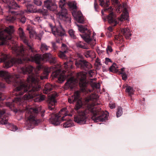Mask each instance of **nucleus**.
<instances>
[{"label":"nucleus","mask_w":156,"mask_h":156,"mask_svg":"<svg viewBox=\"0 0 156 156\" xmlns=\"http://www.w3.org/2000/svg\"><path fill=\"white\" fill-rule=\"evenodd\" d=\"M56 66L55 65L50 67H46L44 69V73L45 76H40L37 73L34 74L33 71L35 69L30 66L18 68L19 72L23 74L28 75L27 83L20 78V76L15 75L12 76L6 71L0 70V77L3 78L5 81L9 84H12L16 87L14 89L12 95H15L14 99H12V102L6 103V105L12 108L15 107L16 104L20 106L25 108L24 110L26 111L25 117L27 119L28 126H30V128L32 129L34 125H37L41 122V120L36 118L40 114L41 116H44L45 110L41 111V107L38 108H28L27 106V101L38 96L35 99V101L41 102L44 99V95H39V91L41 87L39 84L40 79L43 80L46 79L47 76L50 72L52 71L53 75L55 77H58L59 82L62 83L68 77L65 70H62L59 69L56 70L55 69Z\"/></svg>","instance_id":"obj_1"},{"label":"nucleus","mask_w":156,"mask_h":156,"mask_svg":"<svg viewBox=\"0 0 156 156\" xmlns=\"http://www.w3.org/2000/svg\"><path fill=\"white\" fill-rule=\"evenodd\" d=\"M18 33L20 39L27 46V48H25L23 46L18 47L16 44H14L12 48L18 58H13L7 61L6 60L9 59V56L3 53H0V62H4L5 67L8 68L14 64H21L24 63L23 62L28 61L34 62L39 64L41 61H48L51 58L52 55L50 53H45L43 55L36 54V51L34 49L32 44L28 42V38L21 27L19 29Z\"/></svg>","instance_id":"obj_2"},{"label":"nucleus","mask_w":156,"mask_h":156,"mask_svg":"<svg viewBox=\"0 0 156 156\" xmlns=\"http://www.w3.org/2000/svg\"><path fill=\"white\" fill-rule=\"evenodd\" d=\"M99 97L95 94H93L85 98L83 103L82 99L80 97L78 91H76L74 94L69 97L68 101L70 104H73L76 102L74 109L77 111L81 108L83 105L86 108L85 111H81L74 117V121L78 124H83L85 123L87 118V113L90 112L92 115L91 119L95 122H104L107 119L108 113L101 111V108L95 106L100 104L98 100Z\"/></svg>","instance_id":"obj_3"},{"label":"nucleus","mask_w":156,"mask_h":156,"mask_svg":"<svg viewBox=\"0 0 156 156\" xmlns=\"http://www.w3.org/2000/svg\"><path fill=\"white\" fill-rule=\"evenodd\" d=\"M94 70H89L87 72H80L76 75V78L73 77L70 78L65 83L64 88L67 90L72 89L76 84L79 81V84L80 87V91L85 94L92 92L91 90L89 89L87 87V82L86 80V75L89 77H92L94 74Z\"/></svg>","instance_id":"obj_4"},{"label":"nucleus","mask_w":156,"mask_h":156,"mask_svg":"<svg viewBox=\"0 0 156 156\" xmlns=\"http://www.w3.org/2000/svg\"><path fill=\"white\" fill-rule=\"evenodd\" d=\"M68 111L66 108L62 109L58 114H52L50 119L51 123L54 125L57 126L60 124L61 121L60 117L62 116V121L67 120L63 123V126L65 128L71 127L74 126L72 120L68 118V117L72 116L71 114H68Z\"/></svg>","instance_id":"obj_5"},{"label":"nucleus","mask_w":156,"mask_h":156,"mask_svg":"<svg viewBox=\"0 0 156 156\" xmlns=\"http://www.w3.org/2000/svg\"><path fill=\"white\" fill-rule=\"evenodd\" d=\"M99 1L100 5L104 8V11H105L111 12L109 15L105 19V20H107L108 23L113 26H115L118 23V20L115 19L113 12H112L113 9L111 6L107 8L109 6V1L106 0H99Z\"/></svg>","instance_id":"obj_6"},{"label":"nucleus","mask_w":156,"mask_h":156,"mask_svg":"<svg viewBox=\"0 0 156 156\" xmlns=\"http://www.w3.org/2000/svg\"><path fill=\"white\" fill-rule=\"evenodd\" d=\"M14 31L13 27L12 26H9L3 30L0 28V45L6 44L7 40L11 39L12 34Z\"/></svg>","instance_id":"obj_7"},{"label":"nucleus","mask_w":156,"mask_h":156,"mask_svg":"<svg viewBox=\"0 0 156 156\" xmlns=\"http://www.w3.org/2000/svg\"><path fill=\"white\" fill-rule=\"evenodd\" d=\"M112 4L117 5L116 10L117 12L120 13L122 11L123 13L120 17L118 18V20L123 21L124 20H128L129 14L126 8V5L125 3H123L122 5H119V0H111Z\"/></svg>","instance_id":"obj_8"},{"label":"nucleus","mask_w":156,"mask_h":156,"mask_svg":"<svg viewBox=\"0 0 156 156\" xmlns=\"http://www.w3.org/2000/svg\"><path fill=\"white\" fill-rule=\"evenodd\" d=\"M65 0H60L59 2V7L61 8V11L58 13V17L61 20L65 22L69 25L71 22L70 16L67 13V9L65 8Z\"/></svg>","instance_id":"obj_9"},{"label":"nucleus","mask_w":156,"mask_h":156,"mask_svg":"<svg viewBox=\"0 0 156 156\" xmlns=\"http://www.w3.org/2000/svg\"><path fill=\"white\" fill-rule=\"evenodd\" d=\"M59 27H57L53 26L52 24L50 23H48V25L51 28L53 34L56 38V41L58 43H60L62 42V37L65 34V31L59 23Z\"/></svg>","instance_id":"obj_10"},{"label":"nucleus","mask_w":156,"mask_h":156,"mask_svg":"<svg viewBox=\"0 0 156 156\" xmlns=\"http://www.w3.org/2000/svg\"><path fill=\"white\" fill-rule=\"evenodd\" d=\"M77 26L80 32L83 33L82 34H80V36L86 42L88 43L94 39V36L95 34L94 33L91 36V32L90 30H87V26H83L82 25Z\"/></svg>","instance_id":"obj_11"},{"label":"nucleus","mask_w":156,"mask_h":156,"mask_svg":"<svg viewBox=\"0 0 156 156\" xmlns=\"http://www.w3.org/2000/svg\"><path fill=\"white\" fill-rule=\"evenodd\" d=\"M70 7L73 9L76 10L77 6L76 4L73 3L70 6ZM72 14L75 19L79 23H82L84 21V18L81 12L80 11H73Z\"/></svg>","instance_id":"obj_12"},{"label":"nucleus","mask_w":156,"mask_h":156,"mask_svg":"<svg viewBox=\"0 0 156 156\" xmlns=\"http://www.w3.org/2000/svg\"><path fill=\"white\" fill-rule=\"evenodd\" d=\"M57 97V94L55 92H52L48 96L47 102L48 103V108L51 111L54 110L55 103L57 101L55 98Z\"/></svg>","instance_id":"obj_13"},{"label":"nucleus","mask_w":156,"mask_h":156,"mask_svg":"<svg viewBox=\"0 0 156 156\" xmlns=\"http://www.w3.org/2000/svg\"><path fill=\"white\" fill-rule=\"evenodd\" d=\"M75 65L77 67L84 70H86V68L90 69L92 68V66L90 63L83 60L76 61Z\"/></svg>","instance_id":"obj_14"},{"label":"nucleus","mask_w":156,"mask_h":156,"mask_svg":"<svg viewBox=\"0 0 156 156\" xmlns=\"http://www.w3.org/2000/svg\"><path fill=\"white\" fill-rule=\"evenodd\" d=\"M45 7L48 10L51 11H55L57 8V5L51 1L47 0L44 1Z\"/></svg>","instance_id":"obj_15"},{"label":"nucleus","mask_w":156,"mask_h":156,"mask_svg":"<svg viewBox=\"0 0 156 156\" xmlns=\"http://www.w3.org/2000/svg\"><path fill=\"white\" fill-rule=\"evenodd\" d=\"M24 12V11H20L18 12L17 16V18L18 19V21L23 23H25L26 21V17L23 15Z\"/></svg>","instance_id":"obj_16"},{"label":"nucleus","mask_w":156,"mask_h":156,"mask_svg":"<svg viewBox=\"0 0 156 156\" xmlns=\"http://www.w3.org/2000/svg\"><path fill=\"white\" fill-rule=\"evenodd\" d=\"M54 88V85L49 83L46 84L43 90V93L46 94H48Z\"/></svg>","instance_id":"obj_17"},{"label":"nucleus","mask_w":156,"mask_h":156,"mask_svg":"<svg viewBox=\"0 0 156 156\" xmlns=\"http://www.w3.org/2000/svg\"><path fill=\"white\" fill-rule=\"evenodd\" d=\"M121 32L125 36L126 39H129L131 35L130 30L127 27L125 28H122L121 29Z\"/></svg>","instance_id":"obj_18"},{"label":"nucleus","mask_w":156,"mask_h":156,"mask_svg":"<svg viewBox=\"0 0 156 156\" xmlns=\"http://www.w3.org/2000/svg\"><path fill=\"white\" fill-rule=\"evenodd\" d=\"M76 47L78 48L86 49H89V47L87 45V44L82 41H78L76 43Z\"/></svg>","instance_id":"obj_19"},{"label":"nucleus","mask_w":156,"mask_h":156,"mask_svg":"<svg viewBox=\"0 0 156 156\" xmlns=\"http://www.w3.org/2000/svg\"><path fill=\"white\" fill-rule=\"evenodd\" d=\"M27 10L29 12H34L36 10V7L33 4H29L27 5Z\"/></svg>","instance_id":"obj_20"},{"label":"nucleus","mask_w":156,"mask_h":156,"mask_svg":"<svg viewBox=\"0 0 156 156\" xmlns=\"http://www.w3.org/2000/svg\"><path fill=\"white\" fill-rule=\"evenodd\" d=\"M109 70L112 72L117 73L118 71L117 66L115 63H113L109 68Z\"/></svg>","instance_id":"obj_21"},{"label":"nucleus","mask_w":156,"mask_h":156,"mask_svg":"<svg viewBox=\"0 0 156 156\" xmlns=\"http://www.w3.org/2000/svg\"><path fill=\"white\" fill-rule=\"evenodd\" d=\"M125 91L126 92L128 93L129 96H131L133 94L134 90L132 87L128 86L126 87Z\"/></svg>","instance_id":"obj_22"},{"label":"nucleus","mask_w":156,"mask_h":156,"mask_svg":"<svg viewBox=\"0 0 156 156\" xmlns=\"http://www.w3.org/2000/svg\"><path fill=\"white\" fill-rule=\"evenodd\" d=\"M84 54L86 57L89 58L93 56L94 53L92 50H86L84 51Z\"/></svg>","instance_id":"obj_23"},{"label":"nucleus","mask_w":156,"mask_h":156,"mask_svg":"<svg viewBox=\"0 0 156 156\" xmlns=\"http://www.w3.org/2000/svg\"><path fill=\"white\" fill-rule=\"evenodd\" d=\"M49 48V46H48L46 44L42 43H41L40 49L42 52H44L48 51Z\"/></svg>","instance_id":"obj_24"},{"label":"nucleus","mask_w":156,"mask_h":156,"mask_svg":"<svg viewBox=\"0 0 156 156\" xmlns=\"http://www.w3.org/2000/svg\"><path fill=\"white\" fill-rule=\"evenodd\" d=\"M19 7L17 4L14 2H10L9 5V8L10 9H16L17 8H19Z\"/></svg>","instance_id":"obj_25"},{"label":"nucleus","mask_w":156,"mask_h":156,"mask_svg":"<svg viewBox=\"0 0 156 156\" xmlns=\"http://www.w3.org/2000/svg\"><path fill=\"white\" fill-rule=\"evenodd\" d=\"M64 67L66 69L68 68H71L72 66V62L70 60H69V61H67L65 62L64 63Z\"/></svg>","instance_id":"obj_26"},{"label":"nucleus","mask_w":156,"mask_h":156,"mask_svg":"<svg viewBox=\"0 0 156 156\" xmlns=\"http://www.w3.org/2000/svg\"><path fill=\"white\" fill-rule=\"evenodd\" d=\"M67 53H65L60 51L58 53V56L60 58L62 59H66L67 58L66 54Z\"/></svg>","instance_id":"obj_27"},{"label":"nucleus","mask_w":156,"mask_h":156,"mask_svg":"<svg viewBox=\"0 0 156 156\" xmlns=\"http://www.w3.org/2000/svg\"><path fill=\"white\" fill-rule=\"evenodd\" d=\"M61 50L60 51L65 53H68L69 51L68 48L67 46L64 44H62L61 46Z\"/></svg>","instance_id":"obj_28"},{"label":"nucleus","mask_w":156,"mask_h":156,"mask_svg":"<svg viewBox=\"0 0 156 156\" xmlns=\"http://www.w3.org/2000/svg\"><path fill=\"white\" fill-rule=\"evenodd\" d=\"M69 34L72 38L73 39H75L76 38L75 32L73 29H70L69 30Z\"/></svg>","instance_id":"obj_29"},{"label":"nucleus","mask_w":156,"mask_h":156,"mask_svg":"<svg viewBox=\"0 0 156 156\" xmlns=\"http://www.w3.org/2000/svg\"><path fill=\"white\" fill-rule=\"evenodd\" d=\"M16 17L13 16H8L6 18V20L12 23L16 20Z\"/></svg>","instance_id":"obj_30"},{"label":"nucleus","mask_w":156,"mask_h":156,"mask_svg":"<svg viewBox=\"0 0 156 156\" xmlns=\"http://www.w3.org/2000/svg\"><path fill=\"white\" fill-rule=\"evenodd\" d=\"M115 40L120 42L123 41V37L120 34L115 35Z\"/></svg>","instance_id":"obj_31"},{"label":"nucleus","mask_w":156,"mask_h":156,"mask_svg":"<svg viewBox=\"0 0 156 156\" xmlns=\"http://www.w3.org/2000/svg\"><path fill=\"white\" fill-rule=\"evenodd\" d=\"M48 61L49 62L50 64H54L56 63L57 60L56 58L53 57L52 55L51 58Z\"/></svg>","instance_id":"obj_32"},{"label":"nucleus","mask_w":156,"mask_h":156,"mask_svg":"<svg viewBox=\"0 0 156 156\" xmlns=\"http://www.w3.org/2000/svg\"><path fill=\"white\" fill-rule=\"evenodd\" d=\"M122 113V109L121 107H119L118 108V111L116 113L117 117L120 116Z\"/></svg>","instance_id":"obj_33"},{"label":"nucleus","mask_w":156,"mask_h":156,"mask_svg":"<svg viewBox=\"0 0 156 156\" xmlns=\"http://www.w3.org/2000/svg\"><path fill=\"white\" fill-rule=\"evenodd\" d=\"M8 122V118L4 117L2 118L0 121V124H6Z\"/></svg>","instance_id":"obj_34"},{"label":"nucleus","mask_w":156,"mask_h":156,"mask_svg":"<svg viewBox=\"0 0 156 156\" xmlns=\"http://www.w3.org/2000/svg\"><path fill=\"white\" fill-rule=\"evenodd\" d=\"M91 86L93 88L99 89L100 88V85L99 83L94 82L92 84Z\"/></svg>","instance_id":"obj_35"},{"label":"nucleus","mask_w":156,"mask_h":156,"mask_svg":"<svg viewBox=\"0 0 156 156\" xmlns=\"http://www.w3.org/2000/svg\"><path fill=\"white\" fill-rule=\"evenodd\" d=\"M9 129L11 131H15L18 129V128L16 126L13 125H11L9 127Z\"/></svg>","instance_id":"obj_36"},{"label":"nucleus","mask_w":156,"mask_h":156,"mask_svg":"<svg viewBox=\"0 0 156 156\" xmlns=\"http://www.w3.org/2000/svg\"><path fill=\"white\" fill-rule=\"evenodd\" d=\"M98 5L97 3V0H94V8L95 11L97 12L98 11Z\"/></svg>","instance_id":"obj_37"},{"label":"nucleus","mask_w":156,"mask_h":156,"mask_svg":"<svg viewBox=\"0 0 156 156\" xmlns=\"http://www.w3.org/2000/svg\"><path fill=\"white\" fill-rule=\"evenodd\" d=\"M34 3L37 6H41L42 4V3L39 0H34Z\"/></svg>","instance_id":"obj_38"},{"label":"nucleus","mask_w":156,"mask_h":156,"mask_svg":"<svg viewBox=\"0 0 156 156\" xmlns=\"http://www.w3.org/2000/svg\"><path fill=\"white\" fill-rule=\"evenodd\" d=\"M29 34L30 38H34L35 36H37L35 32L34 31H30Z\"/></svg>","instance_id":"obj_39"},{"label":"nucleus","mask_w":156,"mask_h":156,"mask_svg":"<svg viewBox=\"0 0 156 156\" xmlns=\"http://www.w3.org/2000/svg\"><path fill=\"white\" fill-rule=\"evenodd\" d=\"M106 51L108 54L109 52H111L112 51V49L110 46H108L106 48Z\"/></svg>","instance_id":"obj_40"},{"label":"nucleus","mask_w":156,"mask_h":156,"mask_svg":"<svg viewBox=\"0 0 156 156\" xmlns=\"http://www.w3.org/2000/svg\"><path fill=\"white\" fill-rule=\"evenodd\" d=\"M120 74H122V79L124 80H126L127 79V76L126 74L122 73H121Z\"/></svg>","instance_id":"obj_41"},{"label":"nucleus","mask_w":156,"mask_h":156,"mask_svg":"<svg viewBox=\"0 0 156 156\" xmlns=\"http://www.w3.org/2000/svg\"><path fill=\"white\" fill-rule=\"evenodd\" d=\"M112 62L111 60L107 58H105V64L107 65H108L109 64V63H112Z\"/></svg>","instance_id":"obj_42"},{"label":"nucleus","mask_w":156,"mask_h":156,"mask_svg":"<svg viewBox=\"0 0 156 156\" xmlns=\"http://www.w3.org/2000/svg\"><path fill=\"white\" fill-rule=\"evenodd\" d=\"M5 99L4 95L2 93L0 92V100H4Z\"/></svg>","instance_id":"obj_43"},{"label":"nucleus","mask_w":156,"mask_h":156,"mask_svg":"<svg viewBox=\"0 0 156 156\" xmlns=\"http://www.w3.org/2000/svg\"><path fill=\"white\" fill-rule=\"evenodd\" d=\"M100 63L101 62L99 58H97L96 59L95 63L97 64V65L98 66H99L101 65Z\"/></svg>","instance_id":"obj_44"},{"label":"nucleus","mask_w":156,"mask_h":156,"mask_svg":"<svg viewBox=\"0 0 156 156\" xmlns=\"http://www.w3.org/2000/svg\"><path fill=\"white\" fill-rule=\"evenodd\" d=\"M5 87V85L3 83L0 82V90L3 89Z\"/></svg>","instance_id":"obj_45"},{"label":"nucleus","mask_w":156,"mask_h":156,"mask_svg":"<svg viewBox=\"0 0 156 156\" xmlns=\"http://www.w3.org/2000/svg\"><path fill=\"white\" fill-rule=\"evenodd\" d=\"M51 44H52V46L53 47V48L54 49H56L57 48V47H56V45L55 43L54 42H52Z\"/></svg>","instance_id":"obj_46"},{"label":"nucleus","mask_w":156,"mask_h":156,"mask_svg":"<svg viewBox=\"0 0 156 156\" xmlns=\"http://www.w3.org/2000/svg\"><path fill=\"white\" fill-rule=\"evenodd\" d=\"M109 106L111 109H112L115 108V104H109Z\"/></svg>","instance_id":"obj_47"},{"label":"nucleus","mask_w":156,"mask_h":156,"mask_svg":"<svg viewBox=\"0 0 156 156\" xmlns=\"http://www.w3.org/2000/svg\"><path fill=\"white\" fill-rule=\"evenodd\" d=\"M4 110H0V117L5 113Z\"/></svg>","instance_id":"obj_48"},{"label":"nucleus","mask_w":156,"mask_h":156,"mask_svg":"<svg viewBox=\"0 0 156 156\" xmlns=\"http://www.w3.org/2000/svg\"><path fill=\"white\" fill-rule=\"evenodd\" d=\"M108 30L110 31V32H112L113 30L112 28V27H109L108 28Z\"/></svg>","instance_id":"obj_49"},{"label":"nucleus","mask_w":156,"mask_h":156,"mask_svg":"<svg viewBox=\"0 0 156 156\" xmlns=\"http://www.w3.org/2000/svg\"><path fill=\"white\" fill-rule=\"evenodd\" d=\"M41 33L40 34H39L38 35H37V37H39V39L40 40H41V36L42 34Z\"/></svg>","instance_id":"obj_50"},{"label":"nucleus","mask_w":156,"mask_h":156,"mask_svg":"<svg viewBox=\"0 0 156 156\" xmlns=\"http://www.w3.org/2000/svg\"><path fill=\"white\" fill-rule=\"evenodd\" d=\"M121 71L122 72V73H123V72H124V68H121Z\"/></svg>","instance_id":"obj_51"},{"label":"nucleus","mask_w":156,"mask_h":156,"mask_svg":"<svg viewBox=\"0 0 156 156\" xmlns=\"http://www.w3.org/2000/svg\"><path fill=\"white\" fill-rule=\"evenodd\" d=\"M101 12L102 15H104V11H103V10H101Z\"/></svg>","instance_id":"obj_52"},{"label":"nucleus","mask_w":156,"mask_h":156,"mask_svg":"<svg viewBox=\"0 0 156 156\" xmlns=\"http://www.w3.org/2000/svg\"><path fill=\"white\" fill-rule=\"evenodd\" d=\"M14 12L13 11H9V12H11V13H13Z\"/></svg>","instance_id":"obj_53"},{"label":"nucleus","mask_w":156,"mask_h":156,"mask_svg":"<svg viewBox=\"0 0 156 156\" xmlns=\"http://www.w3.org/2000/svg\"><path fill=\"white\" fill-rule=\"evenodd\" d=\"M20 108L21 109H23V108H21V107Z\"/></svg>","instance_id":"obj_54"},{"label":"nucleus","mask_w":156,"mask_h":156,"mask_svg":"<svg viewBox=\"0 0 156 156\" xmlns=\"http://www.w3.org/2000/svg\"><path fill=\"white\" fill-rule=\"evenodd\" d=\"M15 42V43H16L15 42ZM13 43H14V41H13Z\"/></svg>","instance_id":"obj_55"},{"label":"nucleus","mask_w":156,"mask_h":156,"mask_svg":"<svg viewBox=\"0 0 156 156\" xmlns=\"http://www.w3.org/2000/svg\"><path fill=\"white\" fill-rule=\"evenodd\" d=\"M101 37H102V35H101Z\"/></svg>","instance_id":"obj_56"}]
</instances>
